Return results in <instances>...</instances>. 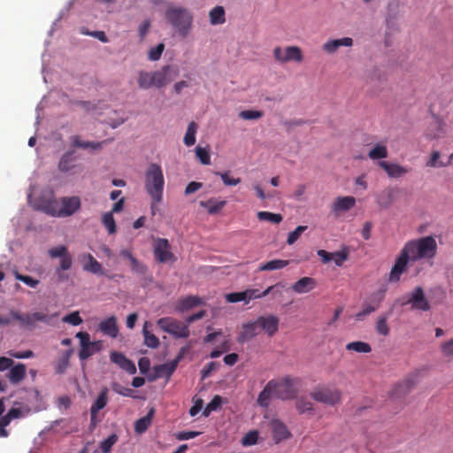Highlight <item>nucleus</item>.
I'll use <instances>...</instances> for the list:
<instances>
[{"label":"nucleus","instance_id":"obj_29","mask_svg":"<svg viewBox=\"0 0 453 453\" xmlns=\"http://www.w3.org/2000/svg\"><path fill=\"white\" fill-rule=\"evenodd\" d=\"M199 204L201 207L205 208L209 214L214 215L219 213L225 207L226 201L210 198L207 201H201Z\"/></svg>","mask_w":453,"mask_h":453},{"label":"nucleus","instance_id":"obj_23","mask_svg":"<svg viewBox=\"0 0 453 453\" xmlns=\"http://www.w3.org/2000/svg\"><path fill=\"white\" fill-rule=\"evenodd\" d=\"M40 210L52 217L61 218L60 199H49L42 201L40 204Z\"/></svg>","mask_w":453,"mask_h":453},{"label":"nucleus","instance_id":"obj_41","mask_svg":"<svg viewBox=\"0 0 453 453\" xmlns=\"http://www.w3.org/2000/svg\"><path fill=\"white\" fill-rule=\"evenodd\" d=\"M198 126L195 121H191L187 128L183 142L186 146H192L196 143V134Z\"/></svg>","mask_w":453,"mask_h":453},{"label":"nucleus","instance_id":"obj_57","mask_svg":"<svg viewBox=\"0 0 453 453\" xmlns=\"http://www.w3.org/2000/svg\"><path fill=\"white\" fill-rule=\"evenodd\" d=\"M239 116L242 119L251 120L262 118L264 116V112L262 111L247 110L241 111Z\"/></svg>","mask_w":453,"mask_h":453},{"label":"nucleus","instance_id":"obj_54","mask_svg":"<svg viewBox=\"0 0 453 453\" xmlns=\"http://www.w3.org/2000/svg\"><path fill=\"white\" fill-rule=\"evenodd\" d=\"M130 265L132 272L139 275H144L148 271L147 266L135 257L130 261Z\"/></svg>","mask_w":453,"mask_h":453},{"label":"nucleus","instance_id":"obj_60","mask_svg":"<svg viewBox=\"0 0 453 453\" xmlns=\"http://www.w3.org/2000/svg\"><path fill=\"white\" fill-rule=\"evenodd\" d=\"M334 264L337 266H342V264L348 259L349 253L346 250L336 251L332 253Z\"/></svg>","mask_w":453,"mask_h":453},{"label":"nucleus","instance_id":"obj_49","mask_svg":"<svg viewBox=\"0 0 453 453\" xmlns=\"http://www.w3.org/2000/svg\"><path fill=\"white\" fill-rule=\"evenodd\" d=\"M230 172L226 171L224 173L216 172L215 174L220 176L223 183L226 186H236L241 183V178H233L230 176Z\"/></svg>","mask_w":453,"mask_h":453},{"label":"nucleus","instance_id":"obj_32","mask_svg":"<svg viewBox=\"0 0 453 453\" xmlns=\"http://www.w3.org/2000/svg\"><path fill=\"white\" fill-rule=\"evenodd\" d=\"M151 326V323L149 321H145L143 324L142 334L144 337V344L149 348L157 349L159 346L160 342L155 334L149 331V327Z\"/></svg>","mask_w":453,"mask_h":453},{"label":"nucleus","instance_id":"obj_7","mask_svg":"<svg viewBox=\"0 0 453 453\" xmlns=\"http://www.w3.org/2000/svg\"><path fill=\"white\" fill-rule=\"evenodd\" d=\"M386 291V288H381L378 291L372 293L363 303L362 310L356 314V319L362 320L365 316L376 311L385 298Z\"/></svg>","mask_w":453,"mask_h":453},{"label":"nucleus","instance_id":"obj_3","mask_svg":"<svg viewBox=\"0 0 453 453\" xmlns=\"http://www.w3.org/2000/svg\"><path fill=\"white\" fill-rule=\"evenodd\" d=\"M165 18L182 37L188 35L193 23V16L188 9L170 6L165 11Z\"/></svg>","mask_w":453,"mask_h":453},{"label":"nucleus","instance_id":"obj_14","mask_svg":"<svg viewBox=\"0 0 453 453\" xmlns=\"http://www.w3.org/2000/svg\"><path fill=\"white\" fill-rule=\"evenodd\" d=\"M81 203L79 196H63L60 198L61 218L70 217L77 212L81 208Z\"/></svg>","mask_w":453,"mask_h":453},{"label":"nucleus","instance_id":"obj_48","mask_svg":"<svg viewBox=\"0 0 453 453\" xmlns=\"http://www.w3.org/2000/svg\"><path fill=\"white\" fill-rule=\"evenodd\" d=\"M103 224L110 234L116 233V223L112 212H106L103 216Z\"/></svg>","mask_w":453,"mask_h":453},{"label":"nucleus","instance_id":"obj_11","mask_svg":"<svg viewBox=\"0 0 453 453\" xmlns=\"http://www.w3.org/2000/svg\"><path fill=\"white\" fill-rule=\"evenodd\" d=\"M154 256L159 263L175 261V257L171 251V246L167 239L158 238L154 244Z\"/></svg>","mask_w":453,"mask_h":453},{"label":"nucleus","instance_id":"obj_62","mask_svg":"<svg viewBox=\"0 0 453 453\" xmlns=\"http://www.w3.org/2000/svg\"><path fill=\"white\" fill-rule=\"evenodd\" d=\"M441 350L444 357L453 358V338L443 343Z\"/></svg>","mask_w":453,"mask_h":453},{"label":"nucleus","instance_id":"obj_64","mask_svg":"<svg viewBox=\"0 0 453 453\" xmlns=\"http://www.w3.org/2000/svg\"><path fill=\"white\" fill-rule=\"evenodd\" d=\"M76 337L80 340L81 349L88 347L92 342H90V336L87 332H79L76 334Z\"/></svg>","mask_w":453,"mask_h":453},{"label":"nucleus","instance_id":"obj_2","mask_svg":"<svg viewBox=\"0 0 453 453\" xmlns=\"http://www.w3.org/2000/svg\"><path fill=\"white\" fill-rule=\"evenodd\" d=\"M165 179L161 166L151 164L145 173V188L151 199L160 203L163 199Z\"/></svg>","mask_w":453,"mask_h":453},{"label":"nucleus","instance_id":"obj_20","mask_svg":"<svg viewBox=\"0 0 453 453\" xmlns=\"http://www.w3.org/2000/svg\"><path fill=\"white\" fill-rule=\"evenodd\" d=\"M110 359L112 363L119 365L121 369H123L129 374H134L136 372V367L134 364L131 360L127 358V357L121 352H111Z\"/></svg>","mask_w":453,"mask_h":453},{"label":"nucleus","instance_id":"obj_1","mask_svg":"<svg viewBox=\"0 0 453 453\" xmlns=\"http://www.w3.org/2000/svg\"><path fill=\"white\" fill-rule=\"evenodd\" d=\"M437 250V243L434 237L425 236L407 242L401 250L388 276L389 282H398L401 275L407 270L410 261L433 258Z\"/></svg>","mask_w":453,"mask_h":453},{"label":"nucleus","instance_id":"obj_46","mask_svg":"<svg viewBox=\"0 0 453 453\" xmlns=\"http://www.w3.org/2000/svg\"><path fill=\"white\" fill-rule=\"evenodd\" d=\"M296 407L301 414L313 411V403L304 397H301L296 402Z\"/></svg>","mask_w":453,"mask_h":453},{"label":"nucleus","instance_id":"obj_30","mask_svg":"<svg viewBox=\"0 0 453 453\" xmlns=\"http://www.w3.org/2000/svg\"><path fill=\"white\" fill-rule=\"evenodd\" d=\"M76 160L77 157L75 156V152L73 150L67 151L60 158L58 163L59 170L65 173L69 172L75 167Z\"/></svg>","mask_w":453,"mask_h":453},{"label":"nucleus","instance_id":"obj_34","mask_svg":"<svg viewBox=\"0 0 453 453\" xmlns=\"http://www.w3.org/2000/svg\"><path fill=\"white\" fill-rule=\"evenodd\" d=\"M103 348V342L101 341H95L88 344L84 349H80L79 357L81 360H86L94 354L99 352Z\"/></svg>","mask_w":453,"mask_h":453},{"label":"nucleus","instance_id":"obj_22","mask_svg":"<svg viewBox=\"0 0 453 453\" xmlns=\"http://www.w3.org/2000/svg\"><path fill=\"white\" fill-rule=\"evenodd\" d=\"M99 330L111 338H116L119 334V326L117 325V318L111 316L102 320L98 325Z\"/></svg>","mask_w":453,"mask_h":453},{"label":"nucleus","instance_id":"obj_21","mask_svg":"<svg viewBox=\"0 0 453 453\" xmlns=\"http://www.w3.org/2000/svg\"><path fill=\"white\" fill-rule=\"evenodd\" d=\"M353 45V40L350 37H343L341 39H331L326 41L322 45V50L328 53H335L340 47H351Z\"/></svg>","mask_w":453,"mask_h":453},{"label":"nucleus","instance_id":"obj_31","mask_svg":"<svg viewBox=\"0 0 453 453\" xmlns=\"http://www.w3.org/2000/svg\"><path fill=\"white\" fill-rule=\"evenodd\" d=\"M200 298L194 296H188L180 299L175 306V311L179 312L187 311L198 304H200Z\"/></svg>","mask_w":453,"mask_h":453},{"label":"nucleus","instance_id":"obj_53","mask_svg":"<svg viewBox=\"0 0 453 453\" xmlns=\"http://www.w3.org/2000/svg\"><path fill=\"white\" fill-rule=\"evenodd\" d=\"M226 300L228 303H237L241 301H244L246 303H248V298H247V292L242 291V292H233L229 293L226 296Z\"/></svg>","mask_w":453,"mask_h":453},{"label":"nucleus","instance_id":"obj_5","mask_svg":"<svg viewBox=\"0 0 453 453\" xmlns=\"http://www.w3.org/2000/svg\"><path fill=\"white\" fill-rule=\"evenodd\" d=\"M273 386V396L281 400H288L296 397L297 388L296 385L298 379L285 376L280 380H272Z\"/></svg>","mask_w":453,"mask_h":453},{"label":"nucleus","instance_id":"obj_6","mask_svg":"<svg viewBox=\"0 0 453 453\" xmlns=\"http://www.w3.org/2000/svg\"><path fill=\"white\" fill-rule=\"evenodd\" d=\"M160 329L170 334L174 338H188L190 334L189 328L186 323L177 320L172 317H164L157 321Z\"/></svg>","mask_w":453,"mask_h":453},{"label":"nucleus","instance_id":"obj_55","mask_svg":"<svg viewBox=\"0 0 453 453\" xmlns=\"http://www.w3.org/2000/svg\"><path fill=\"white\" fill-rule=\"evenodd\" d=\"M307 229L306 226H298L294 231L290 232L288 235L287 243L288 245L294 244L301 236V234Z\"/></svg>","mask_w":453,"mask_h":453},{"label":"nucleus","instance_id":"obj_33","mask_svg":"<svg viewBox=\"0 0 453 453\" xmlns=\"http://www.w3.org/2000/svg\"><path fill=\"white\" fill-rule=\"evenodd\" d=\"M288 61L302 62L303 53L297 46H288L284 49V63Z\"/></svg>","mask_w":453,"mask_h":453},{"label":"nucleus","instance_id":"obj_27","mask_svg":"<svg viewBox=\"0 0 453 453\" xmlns=\"http://www.w3.org/2000/svg\"><path fill=\"white\" fill-rule=\"evenodd\" d=\"M185 351V349H181V353L173 361L165 363L163 365L156 366L155 370L158 376L166 375L170 377L173 372L176 370L177 365L182 357V353Z\"/></svg>","mask_w":453,"mask_h":453},{"label":"nucleus","instance_id":"obj_13","mask_svg":"<svg viewBox=\"0 0 453 453\" xmlns=\"http://www.w3.org/2000/svg\"><path fill=\"white\" fill-rule=\"evenodd\" d=\"M257 321L259 331H264L269 337H273L279 330L280 319L275 315L259 316Z\"/></svg>","mask_w":453,"mask_h":453},{"label":"nucleus","instance_id":"obj_44","mask_svg":"<svg viewBox=\"0 0 453 453\" xmlns=\"http://www.w3.org/2000/svg\"><path fill=\"white\" fill-rule=\"evenodd\" d=\"M376 332L382 335L388 336L389 334L390 329L388 325V317L387 316H380L376 322Z\"/></svg>","mask_w":453,"mask_h":453},{"label":"nucleus","instance_id":"obj_10","mask_svg":"<svg viewBox=\"0 0 453 453\" xmlns=\"http://www.w3.org/2000/svg\"><path fill=\"white\" fill-rule=\"evenodd\" d=\"M419 376L418 373H412L406 377L403 380L397 383L391 391V398L397 400L408 395L414 387L418 383Z\"/></svg>","mask_w":453,"mask_h":453},{"label":"nucleus","instance_id":"obj_61","mask_svg":"<svg viewBox=\"0 0 453 453\" xmlns=\"http://www.w3.org/2000/svg\"><path fill=\"white\" fill-rule=\"evenodd\" d=\"M49 254L51 257H63L68 254L67 248L64 245H60L55 248H52L49 250Z\"/></svg>","mask_w":453,"mask_h":453},{"label":"nucleus","instance_id":"obj_56","mask_svg":"<svg viewBox=\"0 0 453 453\" xmlns=\"http://www.w3.org/2000/svg\"><path fill=\"white\" fill-rule=\"evenodd\" d=\"M165 50L164 43H158L156 47L151 48L149 50L148 58L151 61H157Z\"/></svg>","mask_w":453,"mask_h":453},{"label":"nucleus","instance_id":"obj_17","mask_svg":"<svg viewBox=\"0 0 453 453\" xmlns=\"http://www.w3.org/2000/svg\"><path fill=\"white\" fill-rule=\"evenodd\" d=\"M273 439L275 443H280L283 440H287L291 437V433L288 429L287 426L280 419H273L270 423Z\"/></svg>","mask_w":453,"mask_h":453},{"label":"nucleus","instance_id":"obj_25","mask_svg":"<svg viewBox=\"0 0 453 453\" xmlns=\"http://www.w3.org/2000/svg\"><path fill=\"white\" fill-rule=\"evenodd\" d=\"M113 139L104 140L102 142H85L81 141L79 135H73L71 137V142L73 147L88 149L91 148L93 150H100L103 148L104 144L111 142Z\"/></svg>","mask_w":453,"mask_h":453},{"label":"nucleus","instance_id":"obj_39","mask_svg":"<svg viewBox=\"0 0 453 453\" xmlns=\"http://www.w3.org/2000/svg\"><path fill=\"white\" fill-rule=\"evenodd\" d=\"M211 25H221L226 22L225 10L222 6L212 8L209 13Z\"/></svg>","mask_w":453,"mask_h":453},{"label":"nucleus","instance_id":"obj_59","mask_svg":"<svg viewBox=\"0 0 453 453\" xmlns=\"http://www.w3.org/2000/svg\"><path fill=\"white\" fill-rule=\"evenodd\" d=\"M258 433L257 431H250L245 434L242 440V443L244 446H251L257 442Z\"/></svg>","mask_w":453,"mask_h":453},{"label":"nucleus","instance_id":"obj_63","mask_svg":"<svg viewBox=\"0 0 453 453\" xmlns=\"http://www.w3.org/2000/svg\"><path fill=\"white\" fill-rule=\"evenodd\" d=\"M391 196H392L390 191L382 192L378 198V204L380 207H388L391 203Z\"/></svg>","mask_w":453,"mask_h":453},{"label":"nucleus","instance_id":"obj_35","mask_svg":"<svg viewBox=\"0 0 453 453\" xmlns=\"http://www.w3.org/2000/svg\"><path fill=\"white\" fill-rule=\"evenodd\" d=\"M288 265H289L288 260L273 259V260H270L268 262L261 264L258 267V271L264 272V271L280 270V269L285 268Z\"/></svg>","mask_w":453,"mask_h":453},{"label":"nucleus","instance_id":"obj_40","mask_svg":"<svg viewBox=\"0 0 453 453\" xmlns=\"http://www.w3.org/2000/svg\"><path fill=\"white\" fill-rule=\"evenodd\" d=\"M388 152L386 145L381 143H377L374 147L369 151L368 157L372 160L383 159L388 157Z\"/></svg>","mask_w":453,"mask_h":453},{"label":"nucleus","instance_id":"obj_42","mask_svg":"<svg viewBox=\"0 0 453 453\" xmlns=\"http://www.w3.org/2000/svg\"><path fill=\"white\" fill-rule=\"evenodd\" d=\"M346 349L357 353H370L372 351L370 344L360 341L349 342L346 345Z\"/></svg>","mask_w":453,"mask_h":453},{"label":"nucleus","instance_id":"obj_51","mask_svg":"<svg viewBox=\"0 0 453 453\" xmlns=\"http://www.w3.org/2000/svg\"><path fill=\"white\" fill-rule=\"evenodd\" d=\"M118 435L115 434H111L107 439L100 443V449L103 453H110L112 446L117 442Z\"/></svg>","mask_w":453,"mask_h":453},{"label":"nucleus","instance_id":"obj_8","mask_svg":"<svg viewBox=\"0 0 453 453\" xmlns=\"http://www.w3.org/2000/svg\"><path fill=\"white\" fill-rule=\"evenodd\" d=\"M11 316L13 319L19 322V324L26 327H33L35 326L36 322H42L47 325H50L51 322L52 316H49L43 312L36 311L30 314H22L19 311H11ZM57 314H55L56 316ZM54 317V315H53Z\"/></svg>","mask_w":453,"mask_h":453},{"label":"nucleus","instance_id":"obj_47","mask_svg":"<svg viewBox=\"0 0 453 453\" xmlns=\"http://www.w3.org/2000/svg\"><path fill=\"white\" fill-rule=\"evenodd\" d=\"M73 353L72 349L65 350L62 357H60L57 366H56V372L57 373H63L69 363V358Z\"/></svg>","mask_w":453,"mask_h":453},{"label":"nucleus","instance_id":"obj_18","mask_svg":"<svg viewBox=\"0 0 453 453\" xmlns=\"http://www.w3.org/2000/svg\"><path fill=\"white\" fill-rule=\"evenodd\" d=\"M356 204V198L353 196H339L332 203V212L335 216L352 209Z\"/></svg>","mask_w":453,"mask_h":453},{"label":"nucleus","instance_id":"obj_12","mask_svg":"<svg viewBox=\"0 0 453 453\" xmlns=\"http://www.w3.org/2000/svg\"><path fill=\"white\" fill-rule=\"evenodd\" d=\"M411 304L412 310H418L422 311H427L430 310V304L426 297L425 296L424 290L421 287H417L411 293L409 299L403 304Z\"/></svg>","mask_w":453,"mask_h":453},{"label":"nucleus","instance_id":"obj_24","mask_svg":"<svg viewBox=\"0 0 453 453\" xmlns=\"http://www.w3.org/2000/svg\"><path fill=\"white\" fill-rule=\"evenodd\" d=\"M316 287V280L311 277H303L292 285V290L297 294L311 291Z\"/></svg>","mask_w":453,"mask_h":453},{"label":"nucleus","instance_id":"obj_19","mask_svg":"<svg viewBox=\"0 0 453 453\" xmlns=\"http://www.w3.org/2000/svg\"><path fill=\"white\" fill-rule=\"evenodd\" d=\"M80 259L83 262L84 271L98 275L105 274L102 265L90 253L81 255Z\"/></svg>","mask_w":453,"mask_h":453},{"label":"nucleus","instance_id":"obj_43","mask_svg":"<svg viewBox=\"0 0 453 453\" xmlns=\"http://www.w3.org/2000/svg\"><path fill=\"white\" fill-rule=\"evenodd\" d=\"M257 219L260 221H269L273 224H279L282 221L283 218L280 214L273 213L270 211H258Z\"/></svg>","mask_w":453,"mask_h":453},{"label":"nucleus","instance_id":"obj_36","mask_svg":"<svg viewBox=\"0 0 453 453\" xmlns=\"http://www.w3.org/2000/svg\"><path fill=\"white\" fill-rule=\"evenodd\" d=\"M108 392L106 387L103 388L89 411L98 413L100 410L104 409L108 403Z\"/></svg>","mask_w":453,"mask_h":453},{"label":"nucleus","instance_id":"obj_28","mask_svg":"<svg viewBox=\"0 0 453 453\" xmlns=\"http://www.w3.org/2000/svg\"><path fill=\"white\" fill-rule=\"evenodd\" d=\"M154 414H155V410H154V408H151L144 417H142L135 421L134 431L136 434H142L148 430V428L151 425Z\"/></svg>","mask_w":453,"mask_h":453},{"label":"nucleus","instance_id":"obj_38","mask_svg":"<svg viewBox=\"0 0 453 453\" xmlns=\"http://www.w3.org/2000/svg\"><path fill=\"white\" fill-rule=\"evenodd\" d=\"M273 381H268L264 389L259 393L257 397V403L260 406H268L269 400L271 399L272 396H273Z\"/></svg>","mask_w":453,"mask_h":453},{"label":"nucleus","instance_id":"obj_4","mask_svg":"<svg viewBox=\"0 0 453 453\" xmlns=\"http://www.w3.org/2000/svg\"><path fill=\"white\" fill-rule=\"evenodd\" d=\"M342 395L338 388L330 385H319L310 394L314 401L329 406L340 403Z\"/></svg>","mask_w":453,"mask_h":453},{"label":"nucleus","instance_id":"obj_26","mask_svg":"<svg viewBox=\"0 0 453 453\" xmlns=\"http://www.w3.org/2000/svg\"><path fill=\"white\" fill-rule=\"evenodd\" d=\"M27 366L24 364H17L10 369L7 377L13 385L19 384L26 377Z\"/></svg>","mask_w":453,"mask_h":453},{"label":"nucleus","instance_id":"obj_37","mask_svg":"<svg viewBox=\"0 0 453 453\" xmlns=\"http://www.w3.org/2000/svg\"><path fill=\"white\" fill-rule=\"evenodd\" d=\"M152 75V72L140 71L137 78L139 88L142 89H149L151 87H155Z\"/></svg>","mask_w":453,"mask_h":453},{"label":"nucleus","instance_id":"obj_52","mask_svg":"<svg viewBox=\"0 0 453 453\" xmlns=\"http://www.w3.org/2000/svg\"><path fill=\"white\" fill-rule=\"evenodd\" d=\"M62 321L64 323H68L72 326H79L82 323L83 320H82L81 317L80 316V312L76 311H73L70 314H67L65 317H63Z\"/></svg>","mask_w":453,"mask_h":453},{"label":"nucleus","instance_id":"obj_15","mask_svg":"<svg viewBox=\"0 0 453 453\" xmlns=\"http://www.w3.org/2000/svg\"><path fill=\"white\" fill-rule=\"evenodd\" d=\"M259 334L260 331L257 319L254 321H249L242 325L236 341L238 343L243 344L251 341Z\"/></svg>","mask_w":453,"mask_h":453},{"label":"nucleus","instance_id":"obj_16","mask_svg":"<svg viewBox=\"0 0 453 453\" xmlns=\"http://www.w3.org/2000/svg\"><path fill=\"white\" fill-rule=\"evenodd\" d=\"M378 165L382 168L389 178H401L410 172V168L395 163L380 161Z\"/></svg>","mask_w":453,"mask_h":453},{"label":"nucleus","instance_id":"obj_9","mask_svg":"<svg viewBox=\"0 0 453 453\" xmlns=\"http://www.w3.org/2000/svg\"><path fill=\"white\" fill-rule=\"evenodd\" d=\"M152 74L155 87L160 88L171 83L179 75V68L175 65H166L161 69L152 72Z\"/></svg>","mask_w":453,"mask_h":453},{"label":"nucleus","instance_id":"obj_45","mask_svg":"<svg viewBox=\"0 0 453 453\" xmlns=\"http://www.w3.org/2000/svg\"><path fill=\"white\" fill-rule=\"evenodd\" d=\"M441 153L438 150H434L431 153L429 160L426 165L427 167H445L449 165V162L444 163L440 160Z\"/></svg>","mask_w":453,"mask_h":453},{"label":"nucleus","instance_id":"obj_50","mask_svg":"<svg viewBox=\"0 0 453 453\" xmlns=\"http://www.w3.org/2000/svg\"><path fill=\"white\" fill-rule=\"evenodd\" d=\"M196 155L203 165H207L211 164V155L208 149L197 146L196 148Z\"/></svg>","mask_w":453,"mask_h":453},{"label":"nucleus","instance_id":"obj_58","mask_svg":"<svg viewBox=\"0 0 453 453\" xmlns=\"http://www.w3.org/2000/svg\"><path fill=\"white\" fill-rule=\"evenodd\" d=\"M14 276L16 280L22 281L30 288H36L39 284V280L32 278L28 275L20 274L19 272H15Z\"/></svg>","mask_w":453,"mask_h":453}]
</instances>
